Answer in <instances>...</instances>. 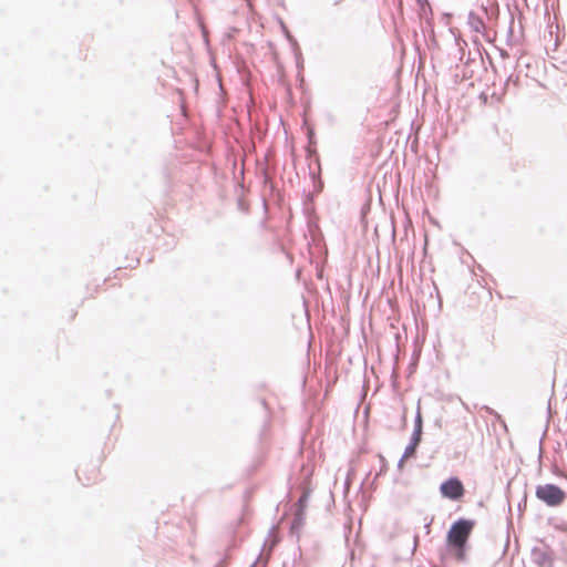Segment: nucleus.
<instances>
[{
	"label": "nucleus",
	"instance_id": "obj_1",
	"mask_svg": "<svg viewBox=\"0 0 567 567\" xmlns=\"http://www.w3.org/2000/svg\"><path fill=\"white\" fill-rule=\"evenodd\" d=\"M474 520L460 518L452 524L447 532V545L458 561H464L466 557V545L474 528Z\"/></svg>",
	"mask_w": 567,
	"mask_h": 567
},
{
	"label": "nucleus",
	"instance_id": "obj_2",
	"mask_svg": "<svg viewBox=\"0 0 567 567\" xmlns=\"http://www.w3.org/2000/svg\"><path fill=\"white\" fill-rule=\"evenodd\" d=\"M565 496V492L555 484L539 485L536 488V497L551 507L560 505Z\"/></svg>",
	"mask_w": 567,
	"mask_h": 567
},
{
	"label": "nucleus",
	"instance_id": "obj_3",
	"mask_svg": "<svg viewBox=\"0 0 567 567\" xmlns=\"http://www.w3.org/2000/svg\"><path fill=\"white\" fill-rule=\"evenodd\" d=\"M440 492L445 498L460 501L464 496L465 488L462 481L458 477L453 476L441 484Z\"/></svg>",
	"mask_w": 567,
	"mask_h": 567
},
{
	"label": "nucleus",
	"instance_id": "obj_4",
	"mask_svg": "<svg viewBox=\"0 0 567 567\" xmlns=\"http://www.w3.org/2000/svg\"><path fill=\"white\" fill-rule=\"evenodd\" d=\"M530 560L537 567H554V553L546 544L540 543L532 549Z\"/></svg>",
	"mask_w": 567,
	"mask_h": 567
},
{
	"label": "nucleus",
	"instance_id": "obj_5",
	"mask_svg": "<svg viewBox=\"0 0 567 567\" xmlns=\"http://www.w3.org/2000/svg\"><path fill=\"white\" fill-rule=\"evenodd\" d=\"M305 524V512L302 508H297L295 512V516L291 523L290 532L292 534L298 533V530L303 526Z\"/></svg>",
	"mask_w": 567,
	"mask_h": 567
},
{
	"label": "nucleus",
	"instance_id": "obj_6",
	"mask_svg": "<svg viewBox=\"0 0 567 567\" xmlns=\"http://www.w3.org/2000/svg\"><path fill=\"white\" fill-rule=\"evenodd\" d=\"M417 6L420 7L421 14L426 16L431 12V6L427 0H415Z\"/></svg>",
	"mask_w": 567,
	"mask_h": 567
},
{
	"label": "nucleus",
	"instance_id": "obj_7",
	"mask_svg": "<svg viewBox=\"0 0 567 567\" xmlns=\"http://www.w3.org/2000/svg\"><path fill=\"white\" fill-rule=\"evenodd\" d=\"M416 447H417L416 445H414L413 443H410L404 450L403 458L413 456L416 452Z\"/></svg>",
	"mask_w": 567,
	"mask_h": 567
},
{
	"label": "nucleus",
	"instance_id": "obj_8",
	"mask_svg": "<svg viewBox=\"0 0 567 567\" xmlns=\"http://www.w3.org/2000/svg\"><path fill=\"white\" fill-rule=\"evenodd\" d=\"M421 436H422V431L413 430L410 443H413L414 445L417 446L421 442Z\"/></svg>",
	"mask_w": 567,
	"mask_h": 567
},
{
	"label": "nucleus",
	"instance_id": "obj_9",
	"mask_svg": "<svg viewBox=\"0 0 567 567\" xmlns=\"http://www.w3.org/2000/svg\"><path fill=\"white\" fill-rule=\"evenodd\" d=\"M422 415H421V412H420V408L417 409V412H416V415H415V420H414V430H420L422 431Z\"/></svg>",
	"mask_w": 567,
	"mask_h": 567
},
{
	"label": "nucleus",
	"instance_id": "obj_10",
	"mask_svg": "<svg viewBox=\"0 0 567 567\" xmlns=\"http://www.w3.org/2000/svg\"><path fill=\"white\" fill-rule=\"evenodd\" d=\"M307 499H308V495L306 493H303L297 502V508H302L305 511L306 505H307Z\"/></svg>",
	"mask_w": 567,
	"mask_h": 567
},
{
	"label": "nucleus",
	"instance_id": "obj_11",
	"mask_svg": "<svg viewBox=\"0 0 567 567\" xmlns=\"http://www.w3.org/2000/svg\"><path fill=\"white\" fill-rule=\"evenodd\" d=\"M518 81H519L518 75L514 76L513 74H511V75L507 78L506 82H505V86H508V85H509V83H513L514 85H517V84H518Z\"/></svg>",
	"mask_w": 567,
	"mask_h": 567
},
{
	"label": "nucleus",
	"instance_id": "obj_12",
	"mask_svg": "<svg viewBox=\"0 0 567 567\" xmlns=\"http://www.w3.org/2000/svg\"><path fill=\"white\" fill-rule=\"evenodd\" d=\"M215 567H226V561H225V559L219 560V561L215 565Z\"/></svg>",
	"mask_w": 567,
	"mask_h": 567
},
{
	"label": "nucleus",
	"instance_id": "obj_13",
	"mask_svg": "<svg viewBox=\"0 0 567 567\" xmlns=\"http://www.w3.org/2000/svg\"><path fill=\"white\" fill-rule=\"evenodd\" d=\"M330 1H331V3H332L333 6H338V4H339V3H341L343 0H330Z\"/></svg>",
	"mask_w": 567,
	"mask_h": 567
},
{
	"label": "nucleus",
	"instance_id": "obj_14",
	"mask_svg": "<svg viewBox=\"0 0 567 567\" xmlns=\"http://www.w3.org/2000/svg\"><path fill=\"white\" fill-rule=\"evenodd\" d=\"M404 460H405V458H403V456L399 460V463H398V466H399V467H402V466H403Z\"/></svg>",
	"mask_w": 567,
	"mask_h": 567
},
{
	"label": "nucleus",
	"instance_id": "obj_15",
	"mask_svg": "<svg viewBox=\"0 0 567 567\" xmlns=\"http://www.w3.org/2000/svg\"><path fill=\"white\" fill-rule=\"evenodd\" d=\"M501 56H502V58H505V56H508V54H507V52L502 51V52H501Z\"/></svg>",
	"mask_w": 567,
	"mask_h": 567
}]
</instances>
